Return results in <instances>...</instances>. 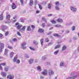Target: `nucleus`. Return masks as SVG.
I'll use <instances>...</instances> for the list:
<instances>
[{
  "mask_svg": "<svg viewBox=\"0 0 79 79\" xmlns=\"http://www.w3.org/2000/svg\"><path fill=\"white\" fill-rule=\"evenodd\" d=\"M15 27L17 29L19 30L21 32L23 33V32L25 31L26 27L24 26L23 27V25H19V23H18V22H17L15 23ZM22 27H23L22 28Z\"/></svg>",
  "mask_w": 79,
  "mask_h": 79,
  "instance_id": "1",
  "label": "nucleus"
},
{
  "mask_svg": "<svg viewBox=\"0 0 79 79\" xmlns=\"http://www.w3.org/2000/svg\"><path fill=\"white\" fill-rule=\"evenodd\" d=\"M74 75L72 77H69L66 79H76L79 77V73L77 72H73L70 74V75Z\"/></svg>",
  "mask_w": 79,
  "mask_h": 79,
  "instance_id": "2",
  "label": "nucleus"
},
{
  "mask_svg": "<svg viewBox=\"0 0 79 79\" xmlns=\"http://www.w3.org/2000/svg\"><path fill=\"white\" fill-rule=\"evenodd\" d=\"M17 59H18V56L16 55L14 58L13 62H15L18 64H19V63H20V60Z\"/></svg>",
  "mask_w": 79,
  "mask_h": 79,
  "instance_id": "3",
  "label": "nucleus"
},
{
  "mask_svg": "<svg viewBox=\"0 0 79 79\" xmlns=\"http://www.w3.org/2000/svg\"><path fill=\"white\" fill-rule=\"evenodd\" d=\"M26 45V43L25 42H24L21 44V48L23 49H26V47L25 46Z\"/></svg>",
  "mask_w": 79,
  "mask_h": 79,
  "instance_id": "4",
  "label": "nucleus"
},
{
  "mask_svg": "<svg viewBox=\"0 0 79 79\" xmlns=\"http://www.w3.org/2000/svg\"><path fill=\"white\" fill-rule=\"evenodd\" d=\"M55 74L54 71L53 70L51 69L49 70L48 71V74L49 76H52Z\"/></svg>",
  "mask_w": 79,
  "mask_h": 79,
  "instance_id": "5",
  "label": "nucleus"
},
{
  "mask_svg": "<svg viewBox=\"0 0 79 79\" xmlns=\"http://www.w3.org/2000/svg\"><path fill=\"white\" fill-rule=\"evenodd\" d=\"M48 73V71L47 69L44 70L43 71L42 73V74L43 75H44V76H46V75H47V74Z\"/></svg>",
  "mask_w": 79,
  "mask_h": 79,
  "instance_id": "6",
  "label": "nucleus"
},
{
  "mask_svg": "<svg viewBox=\"0 0 79 79\" xmlns=\"http://www.w3.org/2000/svg\"><path fill=\"white\" fill-rule=\"evenodd\" d=\"M71 10L73 12H76L77 11V9L76 8L73 7V6H71L70 7Z\"/></svg>",
  "mask_w": 79,
  "mask_h": 79,
  "instance_id": "7",
  "label": "nucleus"
},
{
  "mask_svg": "<svg viewBox=\"0 0 79 79\" xmlns=\"http://www.w3.org/2000/svg\"><path fill=\"white\" fill-rule=\"evenodd\" d=\"M4 44L1 43V47H0V52H2V49L4 48Z\"/></svg>",
  "mask_w": 79,
  "mask_h": 79,
  "instance_id": "8",
  "label": "nucleus"
},
{
  "mask_svg": "<svg viewBox=\"0 0 79 79\" xmlns=\"http://www.w3.org/2000/svg\"><path fill=\"white\" fill-rule=\"evenodd\" d=\"M7 78L9 79H14V76H13V75H9L7 76Z\"/></svg>",
  "mask_w": 79,
  "mask_h": 79,
  "instance_id": "9",
  "label": "nucleus"
},
{
  "mask_svg": "<svg viewBox=\"0 0 79 79\" xmlns=\"http://www.w3.org/2000/svg\"><path fill=\"white\" fill-rule=\"evenodd\" d=\"M1 74L3 77H6V73L2 72L1 73Z\"/></svg>",
  "mask_w": 79,
  "mask_h": 79,
  "instance_id": "10",
  "label": "nucleus"
},
{
  "mask_svg": "<svg viewBox=\"0 0 79 79\" xmlns=\"http://www.w3.org/2000/svg\"><path fill=\"white\" fill-rule=\"evenodd\" d=\"M47 58V56L45 55L43 56L42 57V60H45Z\"/></svg>",
  "mask_w": 79,
  "mask_h": 79,
  "instance_id": "11",
  "label": "nucleus"
},
{
  "mask_svg": "<svg viewBox=\"0 0 79 79\" xmlns=\"http://www.w3.org/2000/svg\"><path fill=\"white\" fill-rule=\"evenodd\" d=\"M12 9L14 10V9H15L16 8V5H15V4L14 3H12Z\"/></svg>",
  "mask_w": 79,
  "mask_h": 79,
  "instance_id": "12",
  "label": "nucleus"
},
{
  "mask_svg": "<svg viewBox=\"0 0 79 79\" xmlns=\"http://www.w3.org/2000/svg\"><path fill=\"white\" fill-rule=\"evenodd\" d=\"M10 17H11L10 15L9 14L7 15L6 16V19L7 20H10Z\"/></svg>",
  "mask_w": 79,
  "mask_h": 79,
  "instance_id": "13",
  "label": "nucleus"
},
{
  "mask_svg": "<svg viewBox=\"0 0 79 79\" xmlns=\"http://www.w3.org/2000/svg\"><path fill=\"white\" fill-rule=\"evenodd\" d=\"M56 21L57 22H58L59 23H63V20L60 19H58Z\"/></svg>",
  "mask_w": 79,
  "mask_h": 79,
  "instance_id": "14",
  "label": "nucleus"
},
{
  "mask_svg": "<svg viewBox=\"0 0 79 79\" xmlns=\"http://www.w3.org/2000/svg\"><path fill=\"white\" fill-rule=\"evenodd\" d=\"M3 12H2L1 14L0 15V20H3Z\"/></svg>",
  "mask_w": 79,
  "mask_h": 79,
  "instance_id": "15",
  "label": "nucleus"
},
{
  "mask_svg": "<svg viewBox=\"0 0 79 79\" xmlns=\"http://www.w3.org/2000/svg\"><path fill=\"white\" fill-rule=\"evenodd\" d=\"M66 49V46L65 45H64L63 46L62 48V51H64V50H65Z\"/></svg>",
  "mask_w": 79,
  "mask_h": 79,
  "instance_id": "16",
  "label": "nucleus"
},
{
  "mask_svg": "<svg viewBox=\"0 0 79 79\" xmlns=\"http://www.w3.org/2000/svg\"><path fill=\"white\" fill-rule=\"evenodd\" d=\"M38 32H44V30L42 28H40L38 30Z\"/></svg>",
  "mask_w": 79,
  "mask_h": 79,
  "instance_id": "17",
  "label": "nucleus"
},
{
  "mask_svg": "<svg viewBox=\"0 0 79 79\" xmlns=\"http://www.w3.org/2000/svg\"><path fill=\"white\" fill-rule=\"evenodd\" d=\"M14 55H15V53L13 52H11L10 54V56L11 58H12L14 56Z\"/></svg>",
  "mask_w": 79,
  "mask_h": 79,
  "instance_id": "18",
  "label": "nucleus"
},
{
  "mask_svg": "<svg viewBox=\"0 0 79 79\" xmlns=\"http://www.w3.org/2000/svg\"><path fill=\"white\" fill-rule=\"evenodd\" d=\"M37 69L39 71H42V69H41V67L40 66H38L37 67Z\"/></svg>",
  "mask_w": 79,
  "mask_h": 79,
  "instance_id": "19",
  "label": "nucleus"
},
{
  "mask_svg": "<svg viewBox=\"0 0 79 79\" xmlns=\"http://www.w3.org/2000/svg\"><path fill=\"white\" fill-rule=\"evenodd\" d=\"M29 62L30 64H31L33 63V61H34V59H31L29 60Z\"/></svg>",
  "mask_w": 79,
  "mask_h": 79,
  "instance_id": "20",
  "label": "nucleus"
},
{
  "mask_svg": "<svg viewBox=\"0 0 79 79\" xmlns=\"http://www.w3.org/2000/svg\"><path fill=\"white\" fill-rule=\"evenodd\" d=\"M7 27L5 25H3L2 27V29L3 30H5L6 29H7Z\"/></svg>",
  "mask_w": 79,
  "mask_h": 79,
  "instance_id": "21",
  "label": "nucleus"
},
{
  "mask_svg": "<svg viewBox=\"0 0 79 79\" xmlns=\"http://www.w3.org/2000/svg\"><path fill=\"white\" fill-rule=\"evenodd\" d=\"M61 47V45L60 44H58L55 47V49H57V48H59Z\"/></svg>",
  "mask_w": 79,
  "mask_h": 79,
  "instance_id": "22",
  "label": "nucleus"
},
{
  "mask_svg": "<svg viewBox=\"0 0 79 79\" xmlns=\"http://www.w3.org/2000/svg\"><path fill=\"white\" fill-rule=\"evenodd\" d=\"M9 68V67H6L4 68V71L6 72V71H8V69Z\"/></svg>",
  "mask_w": 79,
  "mask_h": 79,
  "instance_id": "23",
  "label": "nucleus"
},
{
  "mask_svg": "<svg viewBox=\"0 0 79 79\" xmlns=\"http://www.w3.org/2000/svg\"><path fill=\"white\" fill-rule=\"evenodd\" d=\"M54 36L55 37H60L61 36L60 35H58V34H53Z\"/></svg>",
  "mask_w": 79,
  "mask_h": 79,
  "instance_id": "24",
  "label": "nucleus"
},
{
  "mask_svg": "<svg viewBox=\"0 0 79 79\" xmlns=\"http://www.w3.org/2000/svg\"><path fill=\"white\" fill-rule=\"evenodd\" d=\"M58 52H59V50H58L54 52V54L56 55H57L58 53Z\"/></svg>",
  "mask_w": 79,
  "mask_h": 79,
  "instance_id": "25",
  "label": "nucleus"
},
{
  "mask_svg": "<svg viewBox=\"0 0 79 79\" xmlns=\"http://www.w3.org/2000/svg\"><path fill=\"white\" fill-rule=\"evenodd\" d=\"M8 50L6 49L5 51V55H7V53H8Z\"/></svg>",
  "mask_w": 79,
  "mask_h": 79,
  "instance_id": "26",
  "label": "nucleus"
},
{
  "mask_svg": "<svg viewBox=\"0 0 79 79\" xmlns=\"http://www.w3.org/2000/svg\"><path fill=\"white\" fill-rule=\"evenodd\" d=\"M55 8L56 10H60V7L57 6H55Z\"/></svg>",
  "mask_w": 79,
  "mask_h": 79,
  "instance_id": "27",
  "label": "nucleus"
},
{
  "mask_svg": "<svg viewBox=\"0 0 79 79\" xmlns=\"http://www.w3.org/2000/svg\"><path fill=\"white\" fill-rule=\"evenodd\" d=\"M64 66V62H62L60 63V66Z\"/></svg>",
  "mask_w": 79,
  "mask_h": 79,
  "instance_id": "28",
  "label": "nucleus"
},
{
  "mask_svg": "<svg viewBox=\"0 0 79 79\" xmlns=\"http://www.w3.org/2000/svg\"><path fill=\"white\" fill-rule=\"evenodd\" d=\"M33 4V1L31 0H30V5L31 6V5Z\"/></svg>",
  "mask_w": 79,
  "mask_h": 79,
  "instance_id": "29",
  "label": "nucleus"
},
{
  "mask_svg": "<svg viewBox=\"0 0 79 79\" xmlns=\"http://www.w3.org/2000/svg\"><path fill=\"white\" fill-rule=\"evenodd\" d=\"M51 22L52 23H53V24H56V21L54 20H52L51 21Z\"/></svg>",
  "mask_w": 79,
  "mask_h": 79,
  "instance_id": "30",
  "label": "nucleus"
},
{
  "mask_svg": "<svg viewBox=\"0 0 79 79\" xmlns=\"http://www.w3.org/2000/svg\"><path fill=\"white\" fill-rule=\"evenodd\" d=\"M45 65H50V62H47L44 64Z\"/></svg>",
  "mask_w": 79,
  "mask_h": 79,
  "instance_id": "31",
  "label": "nucleus"
},
{
  "mask_svg": "<svg viewBox=\"0 0 79 79\" xmlns=\"http://www.w3.org/2000/svg\"><path fill=\"white\" fill-rule=\"evenodd\" d=\"M55 5H56V6H58V5H60V3L58 2H56Z\"/></svg>",
  "mask_w": 79,
  "mask_h": 79,
  "instance_id": "32",
  "label": "nucleus"
},
{
  "mask_svg": "<svg viewBox=\"0 0 79 79\" xmlns=\"http://www.w3.org/2000/svg\"><path fill=\"white\" fill-rule=\"evenodd\" d=\"M20 2L21 3L22 5H23V3H24V1L23 0H20Z\"/></svg>",
  "mask_w": 79,
  "mask_h": 79,
  "instance_id": "33",
  "label": "nucleus"
},
{
  "mask_svg": "<svg viewBox=\"0 0 79 79\" xmlns=\"http://www.w3.org/2000/svg\"><path fill=\"white\" fill-rule=\"evenodd\" d=\"M27 31H31V27L30 26H28L27 27Z\"/></svg>",
  "mask_w": 79,
  "mask_h": 79,
  "instance_id": "34",
  "label": "nucleus"
},
{
  "mask_svg": "<svg viewBox=\"0 0 79 79\" xmlns=\"http://www.w3.org/2000/svg\"><path fill=\"white\" fill-rule=\"evenodd\" d=\"M40 42H41V45H43V44L44 43V40L43 39L41 40H40Z\"/></svg>",
  "mask_w": 79,
  "mask_h": 79,
  "instance_id": "35",
  "label": "nucleus"
},
{
  "mask_svg": "<svg viewBox=\"0 0 79 79\" xmlns=\"http://www.w3.org/2000/svg\"><path fill=\"white\" fill-rule=\"evenodd\" d=\"M42 20L44 21H45V22H47V20H45V19L44 17H42Z\"/></svg>",
  "mask_w": 79,
  "mask_h": 79,
  "instance_id": "36",
  "label": "nucleus"
},
{
  "mask_svg": "<svg viewBox=\"0 0 79 79\" xmlns=\"http://www.w3.org/2000/svg\"><path fill=\"white\" fill-rule=\"evenodd\" d=\"M0 65H2V66H5L6 65V63H1L0 64Z\"/></svg>",
  "mask_w": 79,
  "mask_h": 79,
  "instance_id": "37",
  "label": "nucleus"
},
{
  "mask_svg": "<svg viewBox=\"0 0 79 79\" xmlns=\"http://www.w3.org/2000/svg\"><path fill=\"white\" fill-rule=\"evenodd\" d=\"M55 26L56 27H61V25H55Z\"/></svg>",
  "mask_w": 79,
  "mask_h": 79,
  "instance_id": "38",
  "label": "nucleus"
},
{
  "mask_svg": "<svg viewBox=\"0 0 79 79\" xmlns=\"http://www.w3.org/2000/svg\"><path fill=\"white\" fill-rule=\"evenodd\" d=\"M29 48L30 50H33V51H34V50H35L34 48L32 47H30Z\"/></svg>",
  "mask_w": 79,
  "mask_h": 79,
  "instance_id": "39",
  "label": "nucleus"
},
{
  "mask_svg": "<svg viewBox=\"0 0 79 79\" xmlns=\"http://www.w3.org/2000/svg\"><path fill=\"white\" fill-rule=\"evenodd\" d=\"M72 24V23L70 22L69 23L67 24L66 25V26H70V25H71Z\"/></svg>",
  "mask_w": 79,
  "mask_h": 79,
  "instance_id": "40",
  "label": "nucleus"
},
{
  "mask_svg": "<svg viewBox=\"0 0 79 79\" xmlns=\"http://www.w3.org/2000/svg\"><path fill=\"white\" fill-rule=\"evenodd\" d=\"M38 5L39 7V8H40V10H42V6L41 5L39 4H38Z\"/></svg>",
  "mask_w": 79,
  "mask_h": 79,
  "instance_id": "41",
  "label": "nucleus"
},
{
  "mask_svg": "<svg viewBox=\"0 0 79 79\" xmlns=\"http://www.w3.org/2000/svg\"><path fill=\"white\" fill-rule=\"evenodd\" d=\"M72 31H74V30H75V27L74 26H73L72 27Z\"/></svg>",
  "mask_w": 79,
  "mask_h": 79,
  "instance_id": "42",
  "label": "nucleus"
},
{
  "mask_svg": "<svg viewBox=\"0 0 79 79\" xmlns=\"http://www.w3.org/2000/svg\"><path fill=\"white\" fill-rule=\"evenodd\" d=\"M17 35H19V36H21V34H20V33H19V32L18 31H17Z\"/></svg>",
  "mask_w": 79,
  "mask_h": 79,
  "instance_id": "43",
  "label": "nucleus"
},
{
  "mask_svg": "<svg viewBox=\"0 0 79 79\" xmlns=\"http://www.w3.org/2000/svg\"><path fill=\"white\" fill-rule=\"evenodd\" d=\"M45 42H49V40H48V38H47L45 40Z\"/></svg>",
  "mask_w": 79,
  "mask_h": 79,
  "instance_id": "44",
  "label": "nucleus"
},
{
  "mask_svg": "<svg viewBox=\"0 0 79 79\" xmlns=\"http://www.w3.org/2000/svg\"><path fill=\"white\" fill-rule=\"evenodd\" d=\"M13 40L14 42H15V41H17L18 40L16 39V38H14L13 39Z\"/></svg>",
  "mask_w": 79,
  "mask_h": 79,
  "instance_id": "45",
  "label": "nucleus"
},
{
  "mask_svg": "<svg viewBox=\"0 0 79 79\" xmlns=\"http://www.w3.org/2000/svg\"><path fill=\"white\" fill-rule=\"evenodd\" d=\"M31 27L32 28V29H34L35 28V26L32 25H31Z\"/></svg>",
  "mask_w": 79,
  "mask_h": 79,
  "instance_id": "46",
  "label": "nucleus"
},
{
  "mask_svg": "<svg viewBox=\"0 0 79 79\" xmlns=\"http://www.w3.org/2000/svg\"><path fill=\"white\" fill-rule=\"evenodd\" d=\"M53 44V43H50L48 44V46L52 45Z\"/></svg>",
  "mask_w": 79,
  "mask_h": 79,
  "instance_id": "47",
  "label": "nucleus"
},
{
  "mask_svg": "<svg viewBox=\"0 0 79 79\" xmlns=\"http://www.w3.org/2000/svg\"><path fill=\"white\" fill-rule=\"evenodd\" d=\"M8 48H10V49H13V47L10 46H9Z\"/></svg>",
  "mask_w": 79,
  "mask_h": 79,
  "instance_id": "48",
  "label": "nucleus"
},
{
  "mask_svg": "<svg viewBox=\"0 0 79 79\" xmlns=\"http://www.w3.org/2000/svg\"><path fill=\"white\" fill-rule=\"evenodd\" d=\"M8 34V32L7 31L5 33V36H7Z\"/></svg>",
  "mask_w": 79,
  "mask_h": 79,
  "instance_id": "49",
  "label": "nucleus"
},
{
  "mask_svg": "<svg viewBox=\"0 0 79 79\" xmlns=\"http://www.w3.org/2000/svg\"><path fill=\"white\" fill-rule=\"evenodd\" d=\"M48 8L49 9L51 8V4H49L48 5Z\"/></svg>",
  "mask_w": 79,
  "mask_h": 79,
  "instance_id": "50",
  "label": "nucleus"
},
{
  "mask_svg": "<svg viewBox=\"0 0 79 79\" xmlns=\"http://www.w3.org/2000/svg\"><path fill=\"white\" fill-rule=\"evenodd\" d=\"M25 57H26V58H29V55H26L25 56Z\"/></svg>",
  "mask_w": 79,
  "mask_h": 79,
  "instance_id": "51",
  "label": "nucleus"
},
{
  "mask_svg": "<svg viewBox=\"0 0 79 79\" xmlns=\"http://www.w3.org/2000/svg\"><path fill=\"white\" fill-rule=\"evenodd\" d=\"M40 79H44V77L43 76H41L40 77Z\"/></svg>",
  "mask_w": 79,
  "mask_h": 79,
  "instance_id": "52",
  "label": "nucleus"
},
{
  "mask_svg": "<svg viewBox=\"0 0 79 79\" xmlns=\"http://www.w3.org/2000/svg\"><path fill=\"white\" fill-rule=\"evenodd\" d=\"M53 15L52 14H49L48 15V16H52Z\"/></svg>",
  "mask_w": 79,
  "mask_h": 79,
  "instance_id": "53",
  "label": "nucleus"
},
{
  "mask_svg": "<svg viewBox=\"0 0 79 79\" xmlns=\"http://www.w3.org/2000/svg\"><path fill=\"white\" fill-rule=\"evenodd\" d=\"M33 43H34L35 44H37L38 43H37V42H36L35 41H33Z\"/></svg>",
  "mask_w": 79,
  "mask_h": 79,
  "instance_id": "54",
  "label": "nucleus"
},
{
  "mask_svg": "<svg viewBox=\"0 0 79 79\" xmlns=\"http://www.w3.org/2000/svg\"><path fill=\"white\" fill-rule=\"evenodd\" d=\"M45 25V23H43L42 24V27H44Z\"/></svg>",
  "mask_w": 79,
  "mask_h": 79,
  "instance_id": "55",
  "label": "nucleus"
},
{
  "mask_svg": "<svg viewBox=\"0 0 79 79\" xmlns=\"http://www.w3.org/2000/svg\"><path fill=\"white\" fill-rule=\"evenodd\" d=\"M52 33V32L50 31L49 33H48L47 34L48 35H50V34H51Z\"/></svg>",
  "mask_w": 79,
  "mask_h": 79,
  "instance_id": "56",
  "label": "nucleus"
},
{
  "mask_svg": "<svg viewBox=\"0 0 79 79\" xmlns=\"http://www.w3.org/2000/svg\"><path fill=\"white\" fill-rule=\"evenodd\" d=\"M40 13V11L39 10H37L36 11V13L38 14V13Z\"/></svg>",
  "mask_w": 79,
  "mask_h": 79,
  "instance_id": "57",
  "label": "nucleus"
},
{
  "mask_svg": "<svg viewBox=\"0 0 79 79\" xmlns=\"http://www.w3.org/2000/svg\"><path fill=\"white\" fill-rule=\"evenodd\" d=\"M73 39H74V40H77V38L75 37H73Z\"/></svg>",
  "mask_w": 79,
  "mask_h": 79,
  "instance_id": "58",
  "label": "nucleus"
},
{
  "mask_svg": "<svg viewBox=\"0 0 79 79\" xmlns=\"http://www.w3.org/2000/svg\"><path fill=\"white\" fill-rule=\"evenodd\" d=\"M0 69L1 70H2V66H1V65L0 64Z\"/></svg>",
  "mask_w": 79,
  "mask_h": 79,
  "instance_id": "59",
  "label": "nucleus"
},
{
  "mask_svg": "<svg viewBox=\"0 0 79 79\" xmlns=\"http://www.w3.org/2000/svg\"><path fill=\"white\" fill-rule=\"evenodd\" d=\"M60 43H61V40L57 42V44H60Z\"/></svg>",
  "mask_w": 79,
  "mask_h": 79,
  "instance_id": "60",
  "label": "nucleus"
},
{
  "mask_svg": "<svg viewBox=\"0 0 79 79\" xmlns=\"http://www.w3.org/2000/svg\"><path fill=\"white\" fill-rule=\"evenodd\" d=\"M69 30L66 31V33H69Z\"/></svg>",
  "mask_w": 79,
  "mask_h": 79,
  "instance_id": "61",
  "label": "nucleus"
},
{
  "mask_svg": "<svg viewBox=\"0 0 79 79\" xmlns=\"http://www.w3.org/2000/svg\"><path fill=\"white\" fill-rule=\"evenodd\" d=\"M3 36L2 34H0V37H2Z\"/></svg>",
  "mask_w": 79,
  "mask_h": 79,
  "instance_id": "62",
  "label": "nucleus"
},
{
  "mask_svg": "<svg viewBox=\"0 0 79 79\" xmlns=\"http://www.w3.org/2000/svg\"><path fill=\"white\" fill-rule=\"evenodd\" d=\"M51 26V24H48L47 25V26Z\"/></svg>",
  "mask_w": 79,
  "mask_h": 79,
  "instance_id": "63",
  "label": "nucleus"
},
{
  "mask_svg": "<svg viewBox=\"0 0 79 79\" xmlns=\"http://www.w3.org/2000/svg\"><path fill=\"white\" fill-rule=\"evenodd\" d=\"M35 3H37V0H35Z\"/></svg>",
  "mask_w": 79,
  "mask_h": 79,
  "instance_id": "64",
  "label": "nucleus"
}]
</instances>
